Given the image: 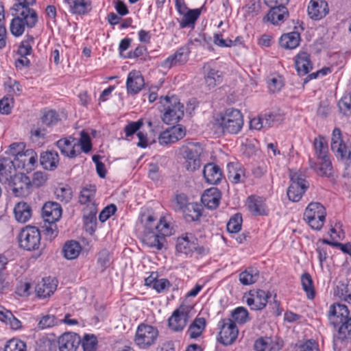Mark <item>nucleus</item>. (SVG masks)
<instances>
[{"label": "nucleus", "mask_w": 351, "mask_h": 351, "mask_svg": "<svg viewBox=\"0 0 351 351\" xmlns=\"http://www.w3.org/2000/svg\"><path fill=\"white\" fill-rule=\"evenodd\" d=\"M36 0H15L11 8L12 15L14 16L10 23V32L14 36H21L25 27L32 28L36 25L38 17L36 11L32 6Z\"/></svg>", "instance_id": "nucleus-1"}, {"label": "nucleus", "mask_w": 351, "mask_h": 351, "mask_svg": "<svg viewBox=\"0 0 351 351\" xmlns=\"http://www.w3.org/2000/svg\"><path fill=\"white\" fill-rule=\"evenodd\" d=\"M155 221L154 216L146 217L143 242L149 247L162 250L167 248L166 237L173 234V228L165 217H161L158 223Z\"/></svg>", "instance_id": "nucleus-2"}, {"label": "nucleus", "mask_w": 351, "mask_h": 351, "mask_svg": "<svg viewBox=\"0 0 351 351\" xmlns=\"http://www.w3.org/2000/svg\"><path fill=\"white\" fill-rule=\"evenodd\" d=\"M328 317L330 323L338 328L333 336L334 345L351 343V315L348 306L338 302L331 304Z\"/></svg>", "instance_id": "nucleus-3"}, {"label": "nucleus", "mask_w": 351, "mask_h": 351, "mask_svg": "<svg viewBox=\"0 0 351 351\" xmlns=\"http://www.w3.org/2000/svg\"><path fill=\"white\" fill-rule=\"evenodd\" d=\"M14 158L11 160L7 158H0V176L6 174L7 168L24 169L27 173L32 171L37 164V154L32 149L24 152H14Z\"/></svg>", "instance_id": "nucleus-4"}, {"label": "nucleus", "mask_w": 351, "mask_h": 351, "mask_svg": "<svg viewBox=\"0 0 351 351\" xmlns=\"http://www.w3.org/2000/svg\"><path fill=\"white\" fill-rule=\"evenodd\" d=\"M160 104L162 107L160 109L163 112L162 119L165 123L175 124L183 117L184 106L180 104L177 96L160 97Z\"/></svg>", "instance_id": "nucleus-5"}, {"label": "nucleus", "mask_w": 351, "mask_h": 351, "mask_svg": "<svg viewBox=\"0 0 351 351\" xmlns=\"http://www.w3.org/2000/svg\"><path fill=\"white\" fill-rule=\"evenodd\" d=\"M11 169L7 168L6 174L1 176L8 182L15 197H27L31 193L32 182L30 178L23 173L11 176Z\"/></svg>", "instance_id": "nucleus-6"}, {"label": "nucleus", "mask_w": 351, "mask_h": 351, "mask_svg": "<svg viewBox=\"0 0 351 351\" xmlns=\"http://www.w3.org/2000/svg\"><path fill=\"white\" fill-rule=\"evenodd\" d=\"M219 121L223 134H236L241 131L243 125L242 114L239 110L234 108L227 109Z\"/></svg>", "instance_id": "nucleus-7"}, {"label": "nucleus", "mask_w": 351, "mask_h": 351, "mask_svg": "<svg viewBox=\"0 0 351 351\" xmlns=\"http://www.w3.org/2000/svg\"><path fill=\"white\" fill-rule=\"evenodd\" d=\"M326 208L319 202H311L304 213V219L311 228L319 230L323 227L326 220Z\"/></svg>", "instance_id": "nucleus-8"}, {"label": "nucleus", "mask_w": 351, "mask_h": 351, "mask_svg": "<svg viewBox=\"0 0 351 351\" xmlns=\"http://www.w3.org/2000/svg\"><path fill=\"white\" fill-rule=\"evenodd\" d=\"M17 238L21 248L32 251L38 249L41 235L38 228L27 226L21 230Z\"/></svg>", "instance_id": "nucleus-9"}, {"label": "nucleus", "mask_w": 351, "mask_h": 351, "mask_svg": "<svg viewBox=\"0 0 351 351\" xmlns=\"http://www.w3.org/2000/svg\"><path fill=\"white\" fill-rule=\"evenodd\" d=\"M180 151L185 159V167L188 171H195L200 167V156L203 149L199 143H189L186 145H182Z\"/></svg>", "instance_id": "nucleus-10"}, {"label": "nucleus", "mask_w": 351, "mask_h": 351, "mask_svg": "<svg viewBox=\"0 0 351 351\" xmlns=\"http://www.w3.org/2000/svg\"><path fill=\"white\" fill-rule=\"evenodd\" d=\"M219 335L217 341L223 346H230L234 343L239 335L236 323L231 318L221 319L217 324Z\"/></svg>", "instance_id": "nucleus-11"}, {"label": "nucleus", "mask_w": 351, "mask_h": 351, "mask_svg": "<svg viewBox=\"0 0 351 351\" xmlns=\"http://www.w3.org/2000/svg\"><path fill=\"white\" fill-rule=\"evenodd\" d=\"M158 335L156 328L145 324H140L136 331L134 342L142 349H146L154 345Z\"/></svg>", "instance_id": "nucleus-12"}, {"label": "nucleus", "mask_w": 351, "mask_h": 351, "mask_svg": "<svg viewBox=\"0 0 351 351\" xmlns=\"http://www.w3.org/2000/svg\"><path fill=\"white\" fill-rule=\"evenodd\" d=\"M291 184L287 189V196L289 200L298 202L309 187L308 182L301 173L295 172L291 174Z\"/></svg>", "instance_id": "nucleus-13"}, {"label": "nucleus", "mask_w": 351, "mask_h": 351, "mask_svg": "<svg viewBox=\"0 0 351 351\" xmlns=\"http://www.w3.org/2000/svg\"><path fill=\"white\" fill-rule=\"evenodd\" d=\"M330 147L337 158L351 161V151L342 140L341 132L338 128H335L332 131Z\"/></svg>", "instance_id": "nucleus-14"}, {"label": "nucleus", "mask_w": 351, "mask_h": 351, "mask_svg": "<svg viewBox=\"0 0 351 351\" xmlns=\"http://www.w3.org/2000/svg\"><path fill=\"white\" fill-rule=\"evenodd\" d=\"M189 310L187 306L181 305L176 309L168 319L169 327L173 331H182L189 319Z\"/></svg>", "instance_id": "nucleus-15"}, {"label": "nucleus", "mask_w": 351, "mask_h": 351, "mask_svg": "<svg viewBox=\"0 0 351 351\" xmlns=\"http://www.w3.org/2000/svg\"><path fill=\"white\" fill-rule=\"evenodd\" d=\"M271 295L262 289L250 291L246 303L251 310L260 311L263 309L268 302Z\"/></svg>", "instance_id": "nucleus-16"}, {"label": "nucleus", "mask_w": 351, "mask_h": 351, "mask_svg": "<svg viewBox=\"0 0 351 351\" xmlns=\"http://www.w3.org/2000/svg\"><path fill=\"white\" fill-rule=\"evenodd\" d=\"M81 343V337L75 332H64L58 339L59 351H76Z\"/></svg>", "instance_id": "nucleus-17"}, {"label": "nucleus", "mask_w": 351, "mask_h": 351, "mask_svg": "<svg viewBox=\"0 0 351 351\" xmlns=\"http://www.w3.org/2000/svg\"><path fill=\"white\" fill-rule=\"evenodd\" d=\"M186 135V130L180 125L173 126L161 132L158 137L160 145L171 144L183 138Z\"/></svg>", "instance_id": "nucleus-18"}, {"label": "nucleus", "mask_w": 351, "mask_h": 351, "mask_svg": "<svg viewBox=\"0 0 351 351\" xmlns=\"http://www.w3.org/2000/svg\"><path fill=\"white\" fill-rule=\"evenodd\" d=\"M190 52L189 46L184 45L179 48L175 53L165 59L161 65L165 69H170L178 64H183L187 62Z\"/></svg>", "instance_id": "nucleus-19"}, {"label": "nucleus", "mask_w": 351, "mask_h": 351, "mask_svg": "<svg viewBox=\"0 0 351 351\" xmlns=\"http://www.w3.org/2000/svg\"><path fill=\"white\" fill-rule=\"evenodd\" d=\"M72 136L63 138L56 142V145L61 154L70 158H75L80 154L81 151L78 149V143Z\"/></svg>", "instance_id": "nucleus-20"}, {"label": "nucleus", "mask_w": 351, "mask_h": 351, "mask_svg": "<svg viewBox=\"0 0 351 351\" xmlns=\"http://www.w3.org/2000/svg\"><path fill=\"white\" fill-rule=\"evenodd\" d=\"M307 11L311 19L316 21L320 20L325 17L329 12L328 3L325 0H311Z\"/></svg>", "instance_id": "nucleus-21"}, {"label": "nucleus", "mask_w": 351, "mask_h": 351, "mask_svg": "<svg viewBox=\"0 0 351 351\" xmlns=\"http://www.w3.org/2000/svg\"><path fill=\"white\" fill-rule=\"evenodd\" d=\"M61 206L54 202H46L42 208V216L45 222H56L62 216Z\"/></svg>", "instance_id": "nucleus-22"}, {"label": "nucleus", "mask_w": 351, "mask_h": 351, "mask_svg": "<svg viewBox=\"0 0 351 351\" xmlns=\"http://www.w3.org/2000/svg\"><path fill=\"white\" fill-rule=\"evenodd\" d=\"M318 162L310 158L308 163L311 169H313L318 176L330 178L332 176L333 169L329 158H317Z\"/></svg>", "instance_id": "nucleus-23"}, {"label": "nucleus", "mask_w": 351, "mask_h": 351, "mask_svg": "<svg viewBox=\"0 0 351 351\" xmlns=\"http://www.w3.org/2000/svg\"><path fill=\"white\" fill-rule=\"evenodd\" d=\"M202 173L206 182L210 184H217L223 178L221 168L213 162L204 165Z\"/></svg>", "instance_id": "nucleus-24"}, {"label": "nucleus", "mask_w": 351, "mask_h": 351, "mask_svg": "<svg viewBox=\"0 0 351 351\" xmlns=\"http://www.w3.org/2000/svg\"><path fill=\"white\" fill-rule=\"evenodd\" d=\"M197 239L191 234H186L184 236L178 237L176 248L178 252L186 255L194 252L196 248Z\"/></svg>", "instance_id": "nucleus-25"}, {"label": "nucleus", "mask_w": 351, "mask_h": 351, "mask_svg": "<svg viewBox=\"0 0 351 351\" xmlns=\"http://www.w3.org/2000/svg\"><path fill=\"white\" fill-rule=\"evenodd\" d=\"M144 84V79L139 71L134 70L129 73L126 82V87L129 93H138Z\"/></svg>", "instance_id": "nucleus-26"}, {"label": "nucleus", "mask_w": 351, "mask_h": 351, "mask_svg": "<svg viewBox=\"0 0 351 351\" xmlns=\"http://www.w3.org/2000/svg\"><path fill=\"white\" fill-rule=\"evenodd\" d=\"M220 199L221 192L215 187L206 190L201 198L202 202L209 209H215L218 207Z\"/></svg>", "instance_id": "nucleus-27"}, {"label": "nucleus", "mask_w": 351, "mask_h": 351, "mask_svg": "<svg viewBox=\"0 0 351 351\" xmlns=\"http://www.w3.org/2000/svg\"><path fill=\"white\" fill-rule=\"evenodd\" d=\"M295 66L299 75H305L312 69L310 55L305 51H300L295 56Z\"/></svg>", "instance_id": "nucleus-28"}, {"label": "nucleus", "mask_w": 351, "mask_h": 351, "mask_svg": "<svg viewBox=\"0 0 351 351\" xmlns=\"http://www.w3.org/2000/svg\"><path fill=\"white\" fill-rule=\"evenodd\" d=\"M56 284L50 278H43L36 286V293L40 298L49 297L56 289Z\"/></svg>", "instance_id": "nucleus-29"}, {"label": "nucleus", "mask_w": 351, "mask_h": 351, "mask_svg": "<svg viewBox=\"0 0 351 351\" xmlns=\"http://www.w3.org/2000/svg\"><path fill=\"white\" fill-rule=\"evenodd\" d=\"M334 295L351 303V279L339 281L334 289Z\"/></svg>", "instance_id": "nucleus-30"}, {"label": "nucleus", "mask_w": 351, "mask_h": 351, "mask_svg": "<svg viewBox=\"0 0 351 351\" xmlns=\"http://www.w3.org/2000/svg\"><path fill=\"white\" fill-rule=\"evenodd\" d=\"M14 214L18 222L25 223L32 217V209L27 202H21L15 205Z\"/></svg>", "instance_id": "nucleus-31"}, {"label": "nucleus", "mask_w": 351, "mask_h": 351, "mask_svg": "<svg viewBox=\"0 0 351 351\" xmlns=\"http://www.w3.org/2000/svg\"><path fill=\"white\" fill-rule=\"evenodd\" d=\"M270 10L266 18L274 25H278L279 22H283L284 19L289 16L288 10L286 6H269Z\"/></svg>", "instance_id": "nucleus-32"}, {"label": "nucleus", "mask_w": 351, "mask_h": 351, "mask_svg": "<svg viewBox=\"0 0 351 351\" xmlns=\"http://www.w3.org/2000/svg\"><path fill=\"white\" fill-rule=\"evenodd\" d=\"M65 2L73 14L83 15L91 10L90 2L88 0H65Z\"/></svg>", "instance_id": "nucleus-33"}, {"label": "nucleus", "mask_w": 351, "mask_h": 351, "mask_svg": "<svg viewBox=\"0 0 351 351\" xmlns=\"http://www.w3.org/2000/svg\"><path fill=\"white\" fill-rule=\"evenodd\" d=\"M204 69L206 71L204 75L205 83L209 89L214 88L222 82L223 77L220 71L212 69L206 65L204 66Z\"/></svg>", "instance_id": "nucleus-34"}, {"label": "nucleus", "mask_w": 351, "mask_h": 351, "mask_svg": "<svg viewBox=\"0 0 351 351\" xmlns=\"http://www.w3.org/2000/svg\"><path fill=\"white\" fill-rule=\"evenodd\" d=\"M228 169V177L231 182L234 184L245 182L246 178L245 169L239 165L229 163Z\"/></svg>", "instance_id": "nucleus-35"}, {"label": "nucleus", "mask_w": 351, "mask_h": 351, "mask_svg": "<svg viewBox=\"0 0 351 351\" xmlns=\"http://www.w3.org/2000/svg\"><path fill=\"white\" fill-rule=\"evenodd\" d=\"M300 42V34L297 32L284 34L279 40L280 45L287 49L296 48Z\"/></svg>", "instance_id": "nucleus-36"}, {"label": "nucleus", "mask_w": 351, "mask_h": 351, "mask_svg": "<svg viewBox=\"0 0 351 351\" xmlns=\"http://www.w3.org/2000/svg\"><path fill=\"white\" fill-rule=\"evenodd\" d=\"M247 207L254 215H267L265 204L260 197L250 196L247 198Z\"/></svg>", "instance_id": "nucleus-37"}, {"label": "nucleus", "mask_w": 351, "mask_h": 351, "mask_svg": "<svg viewBox=\"0 0 351 351\" xmlns=\"http://www.w3.org/2000/svg\"><path fill=\"white\" fill-rule=\"evenodd\" d=\"M40 162L44 169L47 170H53L58 166L59 156L56 152H46L41 154Z\"/></svg>", "instance_id": "nucleus-38"}, {"label": "nucleus", "mask_w": 351, "mask_h": 351, "mask_svg": "<svg viewBox=\"0 0 351 351\" xmlns=\"http://www.w3.org/2000/svg\"><path fill=\"white\" fill-rule=\"evenodd\" d=\"M254 348L256 351H276L280 350L281 346L270 337H261L255 341Z\"/></svg>", "instance_id": "nucleus-39"}, {"label": "nucleus", "mask_w": 351, "mask_h": 351, "mask_svg": "<svg viewBox=\"0 0 351 351\" xmlns=\"http://www.w3.org/2000/svg\"><path fill=\"white\" fill-rule=\"evenodd\" d=\"M201 14V9H193L189 10L184 14H183V17L179 21L180 26L181 28L186 27H194L195 23L196 21L198 19Z\"/></svg>", "instance_id": "nucleus-40"}, {"label": "nucleus", "mask_w": 351, "mask_h": 351, "mask_svg": "<svg viewBox=\"0 0 351 351\" xmlns=\"http://www.w3.org/2000/svg\"><path fill=\"white\" fill-rule=\"evenodd\" d=\"M81 250L82 247L80 243L74 240L66 241L62 249L64 256L69 260L76 258Z\"/></svg>", "instance_id": "nucleus-41"}, {"label": "nucleus", "mask_w": 351, "mask_h": 351, "mask_svg": "<svg viewBox=\"0 0 351 351\" xmlns=\"http://www.w3.org/2000/svg\"><path fill=\"white\" fill-rule=\"evenodd\" d=\"M258 270L252 267L245 269L239 274V281L243 285H252L258 280Z\"/></svg>", "instance_id": "nucleus-42"}, {"label": "nucleus", "mask_w": 351, "mask_h": 351, "mask_svg": "<svg viewBox=\"0 0 351 351\" xmlns=\"http://www.w3.org/2000/svg\"><path fill=\"white\" fill-rule=\"evenodd\" d=\"M206 319L204 317H197L189 326L187 333L191 339L199 337L206 327Z\"/></svg>", "instance_id": "nucleus-43"}, {"label": "nucleus", "mask_w": 351, "mask_h": 351, "mask_svg": "<svg viewBox=\"0 0 351 351\" xmlns=\"http://www.w3.org/2000/svg\"><path fill=\"white\" fill-rule=\"evenodd\" d=\"M62 324V319L56 317L53 315L47 314L43 315L37 324V330H45L49 328H51L55 326H58Z\"/></svg>", "instance_id": "nucleus-44"}, {"label": "nucleus", "mask_w": 351, "mask_h": 351, "mask_svg": "<svg viewBox=\"0 0 351 351\" xmlns=\"http://www.w3.org/2000/svg\"><path fill=\"white\" fill-rule=\"evenodd\" d=\"M0 320L3 322L14 330L21 328V322L16 318L12 313L8 310H0Z\"/></svg>", "instance_id": "nucleus-45"}, {"label": "nucleus", "mask_w": 351, "mask_h": 351, "mask_svg": "<svg viewBox=\"0 0 351 351\" xmlns=\"http://www.w3.org/2000/svg\"><path fill=\"white\" fill-rule=\"evenodd\" d=\"M314 148L317 158L324 159L328 158V143L326 140L319 136L314 140Z\"/></svg>", "instance_id": "nucleus-46"}, {"label": "nucleus", "mask_w": 351, "mask_h": 351, "mask_svg": "<svg viewBox=\"0 0 351 351\" xmlns=\"http://www.w3.org/2000/svg\"><path fill=\"white\" fill-rule=\"evenodd\" d=\"M96 193V186L89 184L84 186L80 193L79 202L81 204H86L91 202Z\"/></svg>", "instance_id": "nucleus-47"}, {"label": "nucleus", "mask_w": 351, "mask_h": 351, "mask_svg": "<svg viewBox=\"0 0 351 351\" xmlns=\"http://www.w3.org/2000/svg\"><path fill=\"white\" fill-rule=\"evenodd\" d=\"M301 283L303 290L306 292L308 299H313L315 292L313 287L311 276L308 273H304L301 276Z\"/></svg>", "instance_id": "nucleus-48"}, {"label": "nucleus", "mask_w": 351, "mask_h": 351, "mask_svg": "<svg viewBox=\"0 0 351 351\" xmlns=\"http://www.w3.org/2000/svg\"><path fill=\"white\" fill-rule=\"evenodd\" d=\"M184 218L188 221L198 220L202 215L201 210L197 205L190 203L183 210Z\"/></svg>", "instance_id": "nucleus-49"}, {"label": "nucleus", "mask_w": 351, "mask_h": 351, "mask_svg": "<svg viewBox=\"0 0 351 351\" xmlns=\"http://www.w3.org/2000/svg\"><path fill=\"white\" fill-rule=\"evenodd\" d=\"M232 319L234 322L243 324L249 321V313L247 310L242 306L236 308L231 313Z\"/></svg>", "instance_id": "nucleus-50"}, {"label": "nucleus", "mask_w": 351, "mask_h": 351, "mask_svg": "<svg viewBox=\"0 0 351 351\" xmlns=\"http://www.w3.org/2000/svg\"><path fill=\"white\" fill-rule=\"evenodd\" d=\"M97 339L94 335L86 334L81 339V343L84 351H96L97 347Z\"/></svg>", "instance_id": "nucleus-51"}, {"label": "nucleus", "mask_w": 351, "mask_h": 351, "mask_svg": "<svg viewBox=\"0 0 351 351\" xmlns=\"http://www.w3.org/2000/svg\"><path fill=\"white\" fill-rule=\"evenodd\" d=\"M294 349L295 351H319L318 343L313 339L299 341Z\"/></svg>", "instance_id": "nucleus-52"}, {"label": "nucleus", "mask_w": 351, "mask_h": 351, "mask_svg": "<svg viewBox=\"0 0 351 351\" xmlns=\"http://www.w3.org/2000/svg\"><path fill=\"white\" fill-rule=\"evenodd\" d=\"M242 217L239 213H237L230 217L229 219L226 228L227 230L230 233H237L241 229L242 225Z\"/></svg>", "instance_id": "nucleus-53"}, {"label": "nucleus", "mask_w": 351, "mask_h": 351, "mask_svg": "<svg viewBox=\"0 0 351 351\" xmlns=\"http://www.w3.org/2000/svg\"><path fill=\"white\" fill-rule=\"evenodd\" d=\"M263 115L265 125L267 127H271L275 123H280L284 119L283 114L278 111L267 112Z\"/></svg>", "instance_id": "nucleus-54"}, {"label": "nucleus", "mask_w": 351, "mask_h": 351, "mask_svg": "<svg viewBox=\"0 0 351 351\" xmlns=\"http://www.w3.org/2000/svg\"><path fill=\"white\" fill-rule=\"evenodd\" d=\"M43 123L47 126L56 125L60 120L58 114L53 110H45L41 117Z\"/></svg>", "instance_id": "nucleus-55"}, {"label": "nucleus", "mask_w": 351, "mask_h": 351, "mask_svg": "<svg viewBox=\"0 0 351 351\" xmlns=\"http://www.w3.org/2000/svg\"><path fill=\"white\" fill-rule=\"evenodd\" d=\"M55 195L56 196L57 199L60 200L62 202L67 204L72 199L73 191L71 188L69 186L60 187L56 189L55 191Z\"/></svg>", "instance_id": "nucleus-56"}, {"label": "nucleus", "mask_w": 351, "mask_h": 351, "mask_svg": "<svg viewBox=\"0 0 351 351\" xmlns=\"http://www.w3.org/2000/svg\"><path fill=\"white\" fill-rule=\"evenodd\" d=\"M76 143H78V147L80 146L81 151L84 153H88L93 147L90 137L84 130L80 132V140L78 142H76Z\"/></svg>", "instance_id": "nucleus-57"}, {"label": "nucleus", "mask_w": 351, "mask_h": 351, "mask_svg": "<svg viewBox=\"0 0 351 351\" xmlns=\"http://www.w3.org/2000/svg\"><path fill=\"white\" fill-rule=\"evenodd\" d=\"M338 108L341 113L346 116L351 114V94H348L341 97L338 102Z\"/></svg>", "instance_id": "nucleus-58"}, {"label": "nucleus", "mask_w": 351, "mask_h": 351, "mask_svg": "<svg viewBox=\"0 0 351 351\" xmlns=\"http://www.w3.org/2000/svg\"><path fill=\"white\" fill-rule=\"evenodd\" d=\"M110 254L106 249H103L98 253L97 263L101 267L102 271L110 265Z\"/></svg>", "instance_id": "nucleus-59"}, {"label": "nucleus", "mask_w": 351, "mask_h": 351, "mask_svg": "<svg viewBox=\"0 0 351 351\" xmlns=\"http://www.w3.org/2000/svg\"><path fill=\"white\" fill-rule=\"evenodd\" d=\"M4 351H26V344L19 339H12L7 342Z\"/></svg>", "instance_id": "nucleus-60"}, {"label": "nucleus", "mask_w": 351, "mask_h": 351, "mask_svg": "<svg viewBox=\"0 0 351 351\" xmlns=\"http://www.w3.org/2000/svg\"><path fill=\"white\" fill-rule=\"evenodd\" d=\"M239 37L234 40L230 39H223V35L221 33L215 34L213 36V43L215 45L220 47H231L235 45V42L238 40Z\"/></svg>", "instance_id": "nucleus-61"}, {"label": "nucleus", "mask_w": 351, "mask_h": 351, "mask_svg": "<svg viewBox=\"0 0 351 351\" xmlns=\"http://www.w3.org/2000/svg\"><path fill=\"white\" fill-rule=\"evenodd\" d=\"M268 88L272 93L278 92L283 86V82L281 77L273 76L267 80Z\"/></svg>", "instance_id": "nucleus-62"}, {"label": "nucleus", "mask_w": 351, "mask_h": 351, "mask_svg": "<svg viewBox=\"0 0 351 351\" xmlns=\"http://www.w3.org/2000/svg\"><path fill=\"white\" fill-rule=\"evenodd\" d=\"M143 125V121L141 119L137 121H132L125 125L124 132L126 137L132 136L136 133Z\"/></svg>", "instance_id": "nucleus-63"}, {"label": "nucleus", "mask_w": 351, "mask_h": 351, "mask_svg": "<svg viewBox=\"0 0 351 351\" xmlns=\"http://www.w3.org/2000/svg\"><path fill=\"white\" fill-rule=\"evenodd\" d=\"M117 210V207L114 204H112L105 207L99 213V219L101 222L108 220Z\"/></svg>", "instance_id": "nucleus-64"}]
</instances>
